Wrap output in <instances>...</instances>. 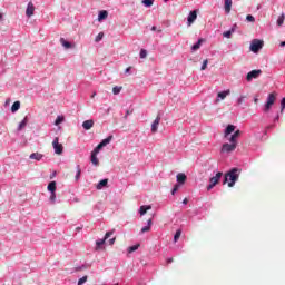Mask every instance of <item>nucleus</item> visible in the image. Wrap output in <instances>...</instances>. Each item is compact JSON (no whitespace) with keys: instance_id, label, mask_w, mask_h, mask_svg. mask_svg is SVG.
Wrapping results in <instances>:
<instances>
[{"instance_id":"31","label":"nucleus","mask_w":285,"mask_h":285,"mask_svg":"<svg viewBox=\"0 0 285 285\" xmlns=\"http://www.w3.org/2000/svg\"><path fill=\"white\" fill-rule=\"evenodd\" d=\"M122 89H124V87L116 86V87L112 88V94L114 95H119V92H121Z\"/></svg>"},{"instance_id":"54","label":"nucleus","mask_w":285,"mask_h":285,"mask_svg":"<svg viewBox=\"0 0 285 285\" xmlns=\"http://www.w3.org/2000/svg\"><path fill=\"white\" fill-rule=\"evenodd\" d=\"M259 99L258 98H254V104H258Z\"/></svg>"},{"instance_id":"24","label":"nucleus","mask_w":285,"mask_h":285,"mask_svg":"<svg viewBox=\"0 0 285 285\" xmlns=\"http://www.w3.org/2000/svg\"><path fill=\"white\" fill-rule=\"evenodd\" d=\"M202 43H204V39H198L197 43H195L193 47H191V50L196 51V50H199V48H202Z\"/></svg>"},{"instance_id":"48","label":"nucleus","mask_w":285,"mask_h":285,"mask_svg":"<svg viewBox=\"0 0 285 285\" xmlns=\"http://www.w3.org/2000/svg\"><path fill=\"white\" fill-rule=\"evenodd\" d=\"M179 190V185H175L174 189L171 190V195H175Z\"/></svg>"},{"instance_id":"51","label":"nucleus","mask_w":285,"mask_h":285,"mask_svg":"<svg viewBox=\"0 0 285 285\" xmlns=\"http://www.w3.org/2000/svg\"><path fill=\"white\" fill-rule=\"evenodd\" d=\"M130 70H132V67H128V68L125 70V72L128 73V72H130Z\"/></svg>"},{"instance_id":"59","label":"nucleus","mask_w":285,"mask_h":285,"mask_svg":"<svg viewBox=\"0 0 285 285\" xmlns=\"http://www.w3.org/2000/svg\"><path fill=\"white\" fill-rule=\"evenodd\" d=\"M275 119H276V121H277V120L279 119V116H277Z\"/></svg>"},{"instance_id":"6","label":"nucleus","mask_w":285,"mask_h":285,"mask_svg":"<svg viewBox=\"0 0 285 285\" xmlns=\"http://www.w3.org/2000/svg\"><path fill=\"white\" fill-rule=\"evenodd\" d=\"M115 230H111V232H107L105 234V237L104 239H99L96 242V250H99V248H101V246H104L106 244V239H109L111 235H114Z\"/></svg>"},{"instance_id":"37","label":"nucleus","mask_w":285,"mask_h":285,"mask_svg":"<svg viewBox=\"0 0 285 285\" xmlns=\"http://www.w3.org/2000/svg\"><path fill=\"white\" fill-rule=\"evenodd\" d=\"M284 19H285V16L282 14L281 17H278L277 19V26H284Z\"/></svg>"},{"instance_id":"4","label":"nucleus","mask_w":285,"mask_h":285,"mask_svg":"<svg viewBox=\"0 0 285 285\" xmlns=\"http://www.w3.org/2000/svg\"><path fill=\"white\" fill-rule=\"evenodd\" d=\"M224 175V173L218 171L216 174V176L212 177L209 179V185L207 186V190H213V188H215L216 184H219V179H222V176Z\"/></svg>"},{"instance_id":"22","label":"nucleus","mask_w":285,"mask_h":285,"mask_svg":"<svg viewBox=\"0 0 285 285\" xmlns=\"http://www.w3.org/2000/svg\"><path fill=\"white\" fill-rule=\"evenodd\" d=\"M232 132H235V125H228L226 130H225V137L228 135H232Z\"/></svg>"},{"instance_id":"50","label":"nucleus","mask_w":285,"mask_h":285,"mask_svg":"<svg viewBox=\"0 0 285 285\" xmlns=\"http://www.w3.org/2000/svg\"><path fill=\"white\" fill-rule=\"evenodd\" d=\"M174 262H175L174 258H168V259H167V264H173Z\"/></svg>"},{"instance_id":"60","label":"nucleus","mask_w":285,"mask_h":285,"mask_svg":"<svg viewBox=\"0 0 285 285\" xmlns=\"http://www.w3.org/2000/svg\"><path fill=\"white\" fill-rule=\"evenodd\" d=\"M95 95H97L96 92H94V95L91 97H95Z\"/></svg>"},{"instance_id":"25","label":"nucleus","mask_w":285,"mask_h":285,"mask_svg":"<svg viewBox=\"0 0 285 285\" xmlns=\"http://www.w3.org/2000/svg\"><path fill=\"white\" fill-rule=\"evenodd\" d=\"M19 108H21V102L20 101L13 102V105L11 106V112H17Z\"/></svg>"},{"instance_id":"53","label":"nucleus","mask_w":285,"mask_h":285,"mask_svg":"<svg viewBox=\"0 0 285 285\" xmlns=\"http://www.w3.org/2000/svg\"><path fill=\"white\" fill-rule=\"evenodd\" d=\"M183 204H188V198H185L184 200H183Z\"/></svg>"},{"instance_id":"47","label":"nucleus","mask_w":285,"mask_h":285,"mask_svg":"<svg viewBox=\"0 0 285 285\" xmlns=\"http://www.w3.org/2000/svg\"><path fill=\"white\" fill-rule=\"evenodd\" d=\"M233 136L236 138V139H239V137L242 136V131L240 130H236Z\"/></svg>"},{"instance_id":"12","label":"nucleus","mask_w":285,"mask_h":285,"mask_svg":"<svg viewBox=\"0 0 285 285\" xmlns=\"http://www.w3.org/2000/svg\"><path fill=\"white\" fill-rule=\"evenodd\" d=\"M27 17H32L35 14V4L32 2H29L26 10Z\"/></svg>"},{"instance_id":"49","label":"nucleus","mask_w":285,"mask_h":285,"mask_svg":"<svg viewBox=\"0 0 285 285\" xmlns=\"http://www.w3.org/2000/svg\"><path fill=\"white\" fill-rule=\"evenodd\" d=\"M281 110H282V112L284 111V108H285V98H283L282 99V101H281Z\"/></svg>"},{"instance_id":"18","label":"nucleus","mask_w":285,"mask_h":285,"mask_svg":"<svg viewBox=\"0 0 285 285\" xmlns=\"http://www.w3.org/2000/svg\"><path fill=\"white\" fill-rule=\"evenodd\" d=\"M176 179H177L178 184H186V174H183V173L178 174L176 176Z\"/></svg>"},{"instance_id":"30","label":"nucleus","mask_w":285,"mask_h":285,"mask_svg":"<svg viewBox=\"0 0 285 285\" xmlns=\"http://www.w3.org/2000/svg\"><path fill=\"white\" fill-rule=\"evenodd\" d=\"M179 237H181V229L176 230V234L174 236V242L175 243L179 242Z\"/></svg>"},{"instance_id":"38","label":"nucleus","mask_w":285,"mask_h":285,"mask_svg":"<svg viewBox=\"0 0 285 285\" xmlns=\"http://www.w3.org/2000/svg\"><path fill=\"white\" fill-rule=\"evenodd\" d=\"M146 57H148V51H146V49H141L140 50V59H146Z\"/></svg>"},{"instance_id":"39","label":"nucleus","mask_w":285,"mask_h":285,"mask_svg":"<svg viewBox=\"0 0 285 285\" xmlns=\"http://www.w3.org/2000/svg\"><path fill=\"white\" fill-rule=\"evenodd\" d=\"M88 282V276H83L78 281V285H83Z\"/></svg>"},{"instance_id":"16","label":"nucleus","mask_w":285,"mask_h":285,"mask_svg":"<svg viewBox=\"0 0 285 285\" xmlns=\"http://www.w3.org/2000/svg\"><path fill=\"white\" fill-rule=\"evenodd\" d=\"M29 159H36V161H41V159H43V155L39 153H33L29 156Z\"/></svg>"},{"instance_id":"52","label":"nucleus","mask_w":285,"mask_h":285,"mask_svg":"<svg viewBox=\"0 0 285 285\" xmlns=\"http://www.w3.org/2000/svg\"><path fill=\"white\" fill-rule=\"evenodd\" d=\"M115 239H116V238H111V239L109 240L110 246H112V244H115Z\"/></svg>"},{"instance_id":"2","label":"nucleus","mask_w":285,"mask_h":285,"mask_svg":"<svg viewBox=\"0 0 285 285\" xmlns=\"http://www.w3.org/2000/svg\"><path fill=\"white\" fill-rule=\"evenodd\" d=\"M262 48H264V40H259V39H254L249 47L250 51L254 52L255 55H257V52H259Z\"/></svg>"},{"instance_id":"46","label":"nucleus","mask_w":285,"mask_h":285,"mask_svg":"<svg viewBox=\"0 0 285 285\" xmlns=\"http://www.w3.org/2000/svg\"><path fill=\"white\" fill-rule=\"evenodd\" d=\"M208 68V60H204L200 70H206Z\"/></svg>"},{"instance_id":"26","label":"nucleus","mask_w":285,"mask_h":285,"mask_svg":"<svg viewBox=\"0 0 285 285\" xmlns=\"http://www.w3.org/2000/svg\"><path fill=\"white\" fill-rule=\"evenodd\" d=\"M91 164L94 166H99V158H97V154L91 153Z\"/></svg>"},{"instance_id":"8","label":"nucleus","mask_w":285,"mask_h":285,"mask_svg":"<svg viewBox=\"0 0 285 285\" xmlns=\"http://www.w3.org/2000/svg\"><path fill=\"white\" fill-rule=\"evenodd\" d=\"M259 75H262V70L257 69V70H252L247 73V81H253V79H257L259 77Z\"/></svg>"},{"instance_id":"42","label":"nucleus","mask_w":285,"mask_h":285,"mask_svg":"<svg viewBox=\"0 0 285 285\" xmlns=\"http://www.w3.org/2000/svg\"><path fill=\"white\" fill-rule=\"evenodd\" d=\"M139 249V245H134L128 248V253H135V250Z\"/></svg>"},{"instance_id":"35","label":"nucleus","mask_w":285,"mask_h":285,"mask_svg":"<svg viewBox=\"0 0 285 285\" xmlns=\"http://www.w3.org/2000/svg\"><path fill=\"white\" fill-rule=\"evenodd\" d=\"M59 124H63V116H58L55 120V126H59Z\"/></svg>"},{"instance_id":"32","label":"nucleus","mask_w":285,"mask_h":285,"mask_svg":"<svg viewBox=\"0 0 285 285\" xmlns=\"http://www.w3.org/2000/svg\"><path fill=\"white\" fill-rule=\"evenodd\" d=\"M242 104H246V96H240L237 99V106H242Z\"/></svg>"},{"instance_id":"15","label":"nucleus","mask_w":285,"mask_h":285,"mask_svg":"<svg viewBox=\"0 0 285 285\" xmlns=\"http://www.w3.org/2000/svg\"><path fill=\"white\" fill-rule=\"evenodd\" d=\"M232 8H233V0H225V12H226V14H230Z\"/></svg>"},{"instance_id":"40","label":"nucleus","mask_w":285,"mask_h":285,"mask_svg":"<svg viewBox=\"0 0 285 285\" xmlns=\"http://www.w3.org/2000/svg\"><path fill=\"white\" fill-rule=\"evenodd\" d=\"M237 139H238V138H236L234 135H232L230 138H229V142H230V144H235V147H236V148H237Z\"/></svg>"},{"instance_id":"10","label":"nucleus","mask_w":285,"mask_h":285,"mask_svg":"<svg viewBox=\"0 0 285 285\" xmlns=\"http://www.w3.org/2000/svg\"><path fill=\"white\" fill-rule=\"evenodd\" d=\"M161 121V116H157L154 122L151 124V132L155 135L159 130V124Z\"/></svg>"},{"instance_id":"20","label":"nucleus","mask_w":285,"mask_h":285,"mask_svg":"<svg viewBox=\"0 0 285 285\" xmlns=\"http://www.w3.org/2000/svg\"><path fill=\"white\" fill-rule=\"evenodd\" d=\"M104 19H108V11L102 10L98 14V21H104Z\"/></svg>"},{"instance_id":"3","label":"nucleus","mask_w":285,"mask_h":285,"mask_svg":"<svg viewBox=\"0 0 285 285\" xmlns=\"http://www.w3.org/2000/svg\"><path fill=\"white\" fill-rule=\"evenodd\" d=\"M277 99V94L272 92L268 95L267 97V102L264 107V112H268L271 110V108L273 107V105L275 104V100Z\"/></svg>"},{"instance_id":"9","label":"nucleus","mask_w":285,"mask_h":285,"mask_svg":"<svg viewBox=\"0 0 285 285\" xmlns=\"http://www.w3.org/2000/svg\"><path fill=\"white\" fill-rule=\"evenodd\" d=\"M197 21V11H190L188 18H187V26L190 27Z\"/></svg>"},{"instance_id":"19","label":"nucleus","mask_w":285,"mask_h":285,"mask_svg":"<svg viewBox=\"0 0 285 285\" xmlns=\"http://www.w3.org/2000/svg\"><path fill=\"white\" fill-rule=\"evenodd\" d=\"M105 186H108V179H102V180H100V181L97 184L96 188H97V190H101V188H105Z\"/></svg>"},{"instance_id":"34","label":"nucleus","mask_w":285,"mask_h":285,"mask_svg":"<svg viewBox=\"0 0 285 285\" xmlns=\"http://www.w3.org/2000/svg\"><path fill=\"white\" fill-rule=\"evenodd\" d=\"M144 6H146V8H150V6H153V3H155V0H142Z\"/></svg>"},{"instance_id":"11","label":"nucleus","mask_w":285,"mask_h":285,"mask_svg":"<svg viewBox=\"0 0 285 285\" xmlns=\"http://www.w3.org/2000/svg\"><path fill=\"white\" fill-rule=\"evenodd\" d=\"M150 228H153V219L147 220V226L142 227L140 230V235H144V233H150Z\"/></svg>"},{"instance_id":"41","label":"nucleus","mask_w":285,"mask_h":285,"mask_svg":"<svg viewBox=\"0 0 285 285\" xmlns=\"http://www.w3.org/2000/svg\"><path fill=\"white\" fill-rule=\"evenodd\" d=\"M237 139H238V138H236L234 135H232L230 138H229V142H230V144H235V147H236V148H237Z\"/></svg>"},{"instance_id":"58","label":"nucleus","mask_w":285,"mask_h":285,"mask_svg":"<svg viewBox=\"0 0 285 285\" xmlns=\"http://www.w3.org/2000/svg\"><path fill=\"white\" fill-rule=\"evenodd\" d=\"M126 115H127V116H128V115H130V111H129V110H127Z\"/></svg>"},{"instance_id":"1","label":"nucleus","mask_w":285,"mask_h":285,"mask_svg":"<svg viewBox=\"0 0 285 285\" xmlns=\"http://www.w3.org/2000/svg\"><path fill=\"white\" fill-rule=\"evenodd\" d=\"M240 173H242V169L233 168L227 174H225L223 184H228V187L233 188V186H235V183L238 181Z\"/></svg>"},{"instance_id":"57","label":"nucleus","mask_w":285,"mask_h":285,"mask_svg":"<svg viewBox=\"0 0 285 285\" xmlns=\"http://www.w3.org/2000/svg\"><path fill=\"white\" fill-rule=\"evenodd\" d=\"M1 19H3V14L0 12V21H1Z\"/></svg>"},{"instance_id":"23","label":"nucleus","mask_w":285,"mask_h":285,"mask_svg":"<svg viewBox=\"0 0 285 285\" xmlns=\"http://www.w3.org/2000/svg\"><path fill=\"white\" fill-rule=\"evenodd\" d=\"M60 43L61 46H63V48H66L67 50L72 48V43L68 42L67 40H65L63 38H60Z\"/></svg>"},{"instance_id":"33","label":"nucleus","mask_w":285,"mask_h":285,"mask_svg":"<svg viewBox=\"0 0 285 285\" xmlns=\"http://www.w3.org/2000/svg\"><path fill=\"white\" fill-rule=\"evenodd\" d=\"M80 177H81V167L77 165L76 181H79Z\"/></svg>"},{"instance_id":"14","label":"nucleus","mask_w":285,"mask_h":285,"mask_svg":"<svg viewBox=\"0 0 285 285\" xmlns=\"http://www.w3.org/2000/svg\"><path fill=\"white\" fill-rule=\"evenodd\" d=\"M153 209V206L150 205H142L140 206V210H139V214L141 216L146 215L148 213V210H151Z\"/></svg>"},{"instance_id":"56","label":"nucleus","mask_w":285,"mask_h":285,"mask_svg":"<svg viewBox=\"0 0 285 285\" xmlns=\"http://www.w3.org/2000/svg\"><path fill=\"white\" fill-rule=\"evenodd\" d=\"M151 30L155 32V30H157V27H155V26L151 27Z\"/></svg>"},{"instance_id":"55","label":"nucleus","mask_w":285,"mask_h":285,"mask_svg":"<svg viewBox=\"0 0 285 285\" xmlns=\"http://www.w3.org/2000/svg\"><path fill=\"white\" fill-rule=\"evenodd\" d=\"M284 46H285V41H282L281 42V48H284Z\"/></svg>"},{"instance_id":"28","label":"nucleus","mask_w":285,"mask_h":285,"mask_svg":"<svg viewBox=\"0 0 285 285\" xmlns=\"http://www.w3.org/2000/svg\"><path fill=\"white\" fill-rule=\"evenodd\" d=\"M228 95H230V90L218 92L219 99H226V97H228Z\"/></svg>"},{"instance_id":"21","label":"nucleus","mask_w":285,"mask_h":285,"mask_svg":"<svg viewBox=\"0 0 285 285\" xmlns=\"http://www.w3.org/2000/svg\"><path fill=\"white\" fill-rule=\"evenodd\" d=\"M26 126H28V116H26L23 118V120L19 124L18 130H23V128H26Z\"/></svg>"},{"instance_id":"29","label":"nucleus","mask_w":285,"mask_h":285,"mask_svg":"<svg viewBox=\"0 0 285 285\" xmlns=\"http://www.w3.org/2000/svg\"><path fill=\"white\" fill-rule=\"evenodd\" d=\"M233 32H235V29H230L228 31H225L223 33V37H225L226 39H230V37L233 36Z\"/></svg>"},{"instance_id":"7","label":"nucleus","mask_w":285,"mask_h":285,"mask_svg":"<svg viewBox=\"0 0 285 285\" xmlns=\"http://www.w3.org/2000/svg\"><path fill=\"white\" fill-rule=\"evenodd\" d=\"M236 149L237 147L235 146V144L225 142L222 146L220 153H235Z\"/></svg>"},{"instance_id":"45","label":"nucleus","mask_w":285,"mask_h":285,"mask_svg":"<svg viewBox=\"0 0 285 285\" xmlns=\"http://www.w3.org/2000/svg\"><path fill=\"white\" fill-rule=\"evenodd\" d=\"M247 21H249L250 23H255V17H253L252 14H247L246 16Z\"/></svg>"},{"instance_id":"5","label":"nucleus","mask_w":285,"mask_h":285,"mask_svg":"<svg viewBox=\"0 0 285 285\" xmlns=\"http://www.w3.org/2000/svg\"><path fill=\"white\" fill-rule=\"evenodd\" d=\"M52 147L56 155H63V145L59 142V137H56L52 141Z\"/></svg>"},{"instance_id":"36","label":"nucleus","mask_w":285,"mask_h":285,"mask_svg":"<svg viewBox=\"0 0 285 285\" xmlns=\"http://www.w3.org/2000/svg\"><path fill=\"white\" fill-rule=\"evenodd\" d=\"M101 148H104L102 145L98 144L97 147L91 153H94L95 155H99V150H101Z\"/></svg>"},{"instance_id":"62","label":"nucleus","mask_w":285,"mask_h":285,"mask_svg":"<svg viewBox=\"0 0 285 285\" xmlns=\"http://www.w3.org/2000/svg\"><path fill=\"white\" fill-rule=\"evenodd\" d=\"M158 32H161V30H158Z\"/></svg>"},{"instance_id":"27","label":"nucleus","mask_w":285,"mask_h":285,"mask_svg":"<svg viewBox=\"0 0 285 285\" xmlns=\"http://www.w3.org/2000/svg\"><path fill=\"white\" fill-rule=\"evenodd\" d=\"M112 141V136H108L107 138H105L104 140H101V145H102V148L108 146V144H110Z\"/></svg>"},{"instance_id":"43","label":"nucleus","mask_w":285,"mask_h":285,"mask_svg":"<svg viewBox=\"0 0 285 285\" xmlns=\"http://www.w3.org/2000/svg\"><path fill=\"white\" fill-rule=\"evenodd\" d=\"M101 39H104V32H100L97 35V37L95 39L96 43H99V41H101Z\"/></svg>"},{"instance_id":"44","label":"nucleus","mask_w":285,"mask_h":285,"mask_svg":"<svg viewBox=\"0 0 285 285\" xmlns=\"http://www.w3.org/2000/svg\"><path fill=\"white\" fill-rule=\"evenodd\" d=\"M49 199H50V202H52V204H55V202L57 200V194L55 191L51 193Z\"/></svg>"},{"instance_id":"61","label":"nucleus","mask_w":285,"mask_h":285,"mask_svg":"<svg viewBox=\"0 0 285 285\" xmlns=\"http://www.w3.org/2000/svg\"><path fill=\"white\" fill-rule=\"evenodd\" d=\"M165 2H168V0H165Z\"/></svg>"},{"instance_id":"13","label":"nucleus","mask_w":285,"mask_h":285,"mask_svg":"<svg viewBox=\"0 0 285 285\" xmlns=\"http://www.w3.org/2000/svg\"><path fill=\"white\" fill-rule=\"evenodd\" d=\"M92 126H95V121L94 120H85L82 122V128L85 130H90V128H92Z\"/></svg>"},{"instance_id":"17","label":"nucleus","mask_w":285,"mask_h":285,"mask_svg":"<svg viewBox=\"0 0 285 285\" xmlns=\"http://www.w3.org/2000/svg\"><path fill=\"white\" fill-rule=\"evenodd\" d=\"M47 189L49 190V193H57V181L49 183Z\"/></svg>"}]
</instances>
